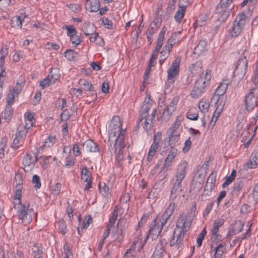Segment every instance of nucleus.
I'll use <instances>...</instances> for the list:
<instances>
[{"instance_id":"obj_1","label":"nucleus","mask_w":258,"mask_h":258,"mask_svg":"<svg viewBox=\"0 0 258 258\" xmlns=\"http://www.w3.org/2000/svg\"><path fill=\"white\" fill-rule=\"evenodd\" d=\"M122 122L119 116L112 117L108 126V142L111 146L115 143L116 146L120 147L124 142L125 130L122 128Z\"/></svg>"},{"instance_id":"obj_2","label":"nucleus","mask_w":258,"mask_h":258,"mask_svg":"<svg viewBox=\"0 0 258 258\" xmlns=\"http://www.w3.org/2000/svg\"><path fill=\"white\" fill-rule=\"evenodd\" d=\"M15 201L14 208L22 223L27 224L31 223L34 219H37V213L30 207L28 202L22 203L21 199Z\"/></svg>"},{"instance_id":"obj_3","label":"nucleus","mask_w":258,"mask_h":258,"mask_svg":"<svg viewBox=\"0 0 258 258\" xmlns=\"http://www.w3.org/2000/svg\"><path fill=\"white\" fill-rule=\"evenodd\" d=\"M212 72L206 70L203 72L199 78L196 80L195 85L191 91L190 96L193 98H196L202 95L207 86L210 82Z\"/></svg>"},{"instance_id":"obj_4","label":"nucleus","mask_w":258,"mask_h":258,"mask_svg":"<svg viewBox=\"0 0 258 258\" xmlns=\"http://www.w3.org/2000/svg\"><path fill=\"white\" fill-rule=\"evenodd\" d=\"M183 117L181 115H177L170 127L168 129L169 145L177 143L182 131L181 125Z\"/></svg>"},{"instance_id":"obj_5","label":"nucleus","mask_w":258,"mask_h":258,"mask_svg":"<svg viewBox=\"0 0 258 258\" xmlns=\"http://www.w3.org/2000/svg\"><path fill=\"white\" fill-rule=\"evenodd\" d=\"M188 163L185 161H182L178 165L175 175V181L171 190V195H177L181 191V183L186 174Z\"/></svg>"},{"instance_id":"obj_6","label":"nucleus","mask_w":258,"mask_h":258,"mask_svg":"<svg viewBox=\"0 0 258 258\" xmlns=\"http://www.w3.org/2000/svg\"><path fill=\"white\" fill-rule=\"evenodd\" d=\"M196 212V207H192L187 214H181L177 221L175 228L185 232L190 229L192 222L194 219Z\"/></svg>"},{"instance_id":"obj_7","label":"nucleus","mask_w":258,"mask_h":258,"mask_svg":"<svg viewBox=\"0 0 258 258\" xmlns=\"http://www.w3.org/2000/svg\"><path fill=\"white\" fill-rule=\"evenodd\" d=\"M246 16L244 13L239 14L233 22V26L229 29L231 37H236L242 32L245 24Z\"/></svg>"},{"instance_id":"obj_8","label":"nucleus","mask_w":258,"mask_h":258,"mask_svg":"<svg viewBox=\"0 0 258 258\" xmlns=\"http://www.w3.org/2000/svg\"><path fill=\"white\" fill-rule=\"evenodd\" d=\"M180 60V58H176L168 69L167 71V82L168 84L174 85L179 73Z\"/></svg>"},{"instance_id":"obj_9","label":"nucleus","mask_w":258,"mask_h":258,"mask_svg":"<svg viewBox=\"0 0 258 258\" xmlns=\"http://www.w3.org/2000/svg\"><path fill=\"white\" fill-rule=\"evenodd\" d=\"M166 222L162 221L161 218L158 219L157 218L154 219L150 226V229L147 234L149 236L151 235L153 240L156 239L162 230L163 227Z\"/></svg>"},{"instance_id":"obj_10","label":"nucleus","mask_w":258,"mask_h":258,"mask_svg":"<svg viewBox=\"0 0 258 258\" xmlns=\"http://www.w3.org/2000/svg\"><path fill=\"white\" fill-rule=\"evenodd\" d=\"M247 60L244 56L238 60L236 67L233 71V75L238 80H241L245 76L247 68Z\"/></svg>"},{"instance_id":"obj_11","label":"nucleus","mask_w":258,"mask_h":258,"mask_svg":"<svg viewBox=\"0 0 258 258\" xmlns=\"http://www.w3.org/2000/svg\"><path fill=\"white\" fill-rule=\"evenodd\" d=\"M162 133L161 132H158L154 135L153 141L149 149L147 157L148 162H150L153 160V157L159 147V143L162 140Z\"/></svg>"},{"instance_id":"obj_12","label":"nucleus","mask_w":258,"mask_h":258,"mask_svg":"<svg viewBox=\"0 0 258 258\" xmlns=\"http://www.w3.org/2000/svg\"><path fill=\"white\" fill-rule=\"evenodd\" d=\"M178 101L179 99L178 97H175L168 104L164 110L161 116V119L162 121L166 122L171 118L173 112L176 109Z\"/></svg>"},{"instance_id":"obj_13","label":"nucleus","mask_w":258,"mask_h":258,"mask_svg":"<svg viewBox=\"0 0 258 258\" xmlns=\"http://www.w3.org/2000/svg\"><path fill=\"white\" fill-rule=\"evenodd\" d=\"M63 28L67 30V36L70 37V40L73 45L77 46L81 43L82 41L81 34H78L74 26H65Z\"/></svg>"},{"instance_id":"obj_14","label":"nucleus","mask_w":258,"mask_h":258,"mask_svg":"<svg viewBox=\"0 0 258 258\" xmlns=\"http://www.w3.org/2000/svg\"><path fill=\"white\" fill-rule=\"evenodd\" d=\"M37 160V156L34 153H27L23 159L24 170L27 172L31 171L34 167Z\"/></svg>"},{"instance_id":"obj_15","label":"nucleus","mask_w":258,"mask_h":258,"mask_svg":"<svg viewBox=\"0 0 258 258\" xmlns=\"http://www.w3.org/2000/svg\"><path fill=\"white\" fill-rule=\"evenodd\" d=\"M186 233L183 231L175 228L173 237L170 241V246L171 247L174 246L176 248L180 247Z\"/></svg>"},{"instance_id":"obj_16","label":"nucleus","mask_w":258,"mask_h":258,"mask_svg":"<svg viewBox=\"0 0 258 258\" xmlns=\"http://www.w3.org/2000/svg\"><path fill=\"white\" fill-rule=\"evenodd\" d=\"M228 86V80H223L217 88L215 93L212 98V101H220V100H222L225 102L223 95L226 92Z\"/></svg>"},{"instance_id":"obj_17","label":"nucleus","mask_w":258,"mask_h":258,"mask_svg":"<svg viewBox=\"0 0 258 258\" xmlns=\"http://www.w3.org/2000/svg\"><path fill=\"white\" fill-rule=\"evenodd\" d=\"M149 238V235H147L145 237L144 240H142L143 236L141 232H139L137 233V236L136 237L135 239L134 240L132 247L131 249L127 250V251L126 252L125 255H126L127 253H128L129 251H131L132 249L134 250H137L138 251H140L143 247L144 244L147 242L148 239Z\"/></svg>"},{"instance_id":"obj_18","label":"nucleus","mask_w":258,"mask_h":258,"mask_svg":"<svg viewBox=\"0 0 258 258\" xmlns=\"http://www.w3.org/2000/svg\"><path fill=\"white\" fill-rule=\"evenodd\" d=\"M232 0H221L220 3L217 6L216 13L221 14L223 18H227L229 15V11L227 8L231 4Z\"/></svg>"},{"instance_id":"obj_19","label":"nucleus","mask_w":258,"mask_h":258,"mask_svg":"<svg viewBox=\"0 0 258 258\" xmlns=\"http://www.w3.org/2000/svg\"><path fill=\"white\" fill-rule=\"evenodd\" d=\"M152 102L153 101L151 99L150 95L147 93L143 106L140 110V122H141L144 118H146L147 115H148V112L151 107Z\"/></svg>"},{"instance_id":"obj_20","label":"nucleus","mask_w":258,"mask_h":258,"mask_svg":"<svg viewBox=\"0 0 258 258\" xmlns=\"http://www.w3.org/2000/svg\"><path fill=\"white\" fill-rule=\"evenodd\" d=\"M178 153V149L176 148H171L169 151L167 157L165 158L164 164L161 168L162 170L165 169V171H167L168 168L170 167L172 165V162L177 155Z\"/></svg>"},{"instance_id":"obj_21","label":"nucleus","mask_w":258,"mask_h":258,"mask_svg":"<svg viewBox=\"0 0 258 258\" xmlns=\"http://www.w3.org/2000/svg\"><path fill=\"white\" fill-rule=\"evenodd\" d=\"M27 133L23 130H19L16 133L15 138L12 145V147L14 149H17L23 145Z\"/></svg>"},{"instance_id":"obj_22","label":"nucleus","mask_w":258,"mask_h":258,"mask_svg":"<svg viewBox=\"0 0 258 258\" xmlns=\"http://www.w3.org/2000/svg\"><path fill=\"white\" fill-rule=\"evenodd\" d=\"M35 113L30 111H27L24 115L25 124L24 130L28 133V131L33 127L35 123V119L34 118Z\"/></svg>"},{"instance_id":"obj_23","label":"nucleus","mask_w":258,"mask_h":258,"mask_svg":"<svg viewBox=\"0 0 258 258\" xmlns=\"http://www.w3.org/2000/svg\"><path fill=\"white\" fill-rule=\"evenodd\" d=\"M15 179L16 183V186L14 199V200L21 199L22 190V185L23 184V177L22 174L20 173H16Z\"/></svg>"},{"instance_id":"obj_24","label":"nucleus","mask_w":258,"mask_h":258,"mask_svg":"<svg viewBox=\"0 0 258 258\" xmlns=\"http://www.w3.org/2000/svg\"><path fill=\"white\" fill-rule=\"evenodd\" d=\"M224 221L222 219L216 220L213 223L210 233L211 238L216 240H220L221 236L219 234V228L223 225Z\"/></svg>"},{"instance_id":"obj_25","label":"nucleus","mask_w":258,"mask_h":258,"mask_svg":"<svg viewBox=\"0 0 258 258\" xmlns=\"http://www.w3.org/2000/svg\"><path fill=\"white\" fill-rule=\"evenodd\" d=\"M243 228V223L240 220H237L232 223L229 228L227 237L233 236L241 231Z\"/></svg>"},{"instance_id":"obj_26","label":"nucleus","mask_w":258,"mask_h":258,"mask_svg":"<svg viewBox=\"0 0 258 258\" xmlns=\"http://www.w3.org/2000/svg\"><path fill=\"white\" fill-rule=\"evenodd\" d=\"M113 146L114 149V152L116 153L115 155V161L117 163V166L119 167L121 166L122 164L123 155L122 149L125 147L124 142L121 143V146L120 147L116 146L115 143H112V145Z\"/></svg>"},{"instance_id":"obj_27","label":"nucleus","mask_w":258,"mask_h":258,"mask_svg":"<svg viewBox=\"0 0 258 258\" xmlns=\"http://www.w3.org/2000/svg\"><path fill=\"white\" fill-rule=\"evenodd\" d=\"M27 18V15L25 13L22 14L21 16H14L11 20L10 25L12 27L16 29H21L23 25V22Z\"/></svg>"},{"instance_id":"obj_28","label":"nucleus","mask_w":258,"mask_h":258,"mask_svg":"<svg viewBox=\"0 0 258 258\" xmlns=\"http://www.w3.org/2000/svg\"><path fill=\"white\" fill-rule=\"evenodd\" d=\"M79 85L81 88V89L86 91L92 92V95L94 97V99H97V93L94 91V88L93 87L91 83L89 81L86 79H81L79 81Z\"/></svg>"},{"instance_id":"obj_29","label":"nucleus","mask_w":258,"mask_h":258,"mask_svg":"<svg viewBox=\"0 0 258 258\" xmlns=\"http://www.w3.org/2000/svg\"><path fill=\"white\" fill-rule=\"evenodd\" d=\"M118 223L116 226L114 227L112 230L111 237L113 239L115 244L121 243L123 239L124 234L122 229L119 230L118 228Z\"/></svg>"},{"instance_id":"obj_30","label":"nucleus","mask_w":258,"mask_h":258,"mask_svg":"<svg viewBox=\"0 0 258 258\" xmlns=\"http://www.w3.org/2000/svg\"><path fill=\"white\" fill-rule=\"evenodd\" d=\"M86 9L90 12H96L100 8L99 0H87L85 5Z\"/></svg>"},{"instance_id":"obj_31","label":"nucleus","mask_w":258,"mask_h":258,"mask_svg":"<svg viewBox=\"0 0 258 258\" xmlns=\"http://www.w3.org/2000/svg\"><path fill=\"white\" fill-rule=\"evenodd\" d=\"M258 165V151L252 153L250 159L245 164V167L247 169L255 168Z\"/></svg>"},{"instance_id":"obj_32","label":"nucleus","mask_w":258,"mask_h":258,"mask_svg":"<svg viewBox=\"0 0 258 258\" xmlns=\"http://www.w3.org/2000/svg\"><path fill=\"white\" fill-rule=\"evenodd\" d=\"M84 149L89 152H96L99 150L97 145L92 140H88L83 144Z\"/></svg>"},{"instance_id":"obj_33","label":"nucleus","mask_w":258,"mask_h":258,"mask_svg":"<svg viewBox=\"0 0 258 258\" xmlns=\"http://www.w3.org/2000/svg\"><path fill=\"white\" fill-rule=\"evenodd\" d=\"M207 50V42L205 40H201L198 44L195 47L194 53L198 55L204 54Z\"/></svg>"},{"instance_id":"obj_34","label":"nucleus","mask_w":258,"mask_h":258,"mask_svg":"<svg viewBox=\"0 0 258 258\" xmlns=\"http://www.w3.org/2000/svg\"><path fill=\"white\" fill-rule=\"evenodd\" d=\"M175 205L174 203H170L166 210L162 215L161 219L164 222H167L168 219L172 215L175 210Z\"/></svg>"},{"instance_id":"obj_35","label":"nucleus","mask_w":258,"mask_h":258,"mask_svg":"<svg viewBox=\"0 0 258 258\" xmlns=\"http://www.w3.org/2000/svg\"><path fill=\"white\" fill-rule=\"evenodd\" d=\"M47 76L53 84L59 81L60 74L59 69L57 68H52Z\"/></svg>"},{"instance_id":"obj_36","label":"nucleus","mask_w":258,"mask_h":258,"mask_svg":"<svg viewBox=\"0 0 258 258\" xmlns=\"http://www.w3.org/2000/svg\"><path fill=\"white\" fill-rule=\"evenodd\" d=\"M186 12V6H179L178 10L175 13L174 18L175 21L177 23H181L182 20L184 17Z\"/></svg>"},{"instance_id":"obj_37","label":"nucleus","mask_w":258,"mask_h":258,"mask_svg":"<svg viewBox=\"0 0 258 258\" xmlns=\"http://www.w3.org/2000/svg\"><path fill=\"white\" fill-rule=\"evenodd\" d=\"M181 32L178 31L175 32L167 41L166 44L168 46H171V48H172V47L174 45L176 44H178L180 42Z\"/></svg>"},{"instance_id":"obj_38","label":"nucleus","mask_w":258,"mask_h":258,"mask_svg":"<svg viewBox=\"0 0 258 258\" xmlns=\"http://www.w3.org/2000/svg\"><path fill=\"white\" fill-rule=\"evenodd\" d=\"M167 242L166 239H163L160 240L156 245V249L154 252V254H157L163 256L164 252L165 250Z\"/></svg>"},{"instance_id":"obj_39","label":"nucleus","mask_w":258,"mask_h":258,"mask_svg":"<svg viewBox=\"0 0 258 258\" xmlns=\"http://www.w3.org/2000/svg\"><path fill=\"white\" fill-rule=\"evenodd\" d=\"M166 31L167 28L164 26L162 28L159 34L157 40V45L156 47L157 51H159L161 48Z\"/></svg>"},{"instance_id":"obj_40","label":"nucleus","mask_w":258,"mask_h":258,"mask_svg":"<svg viewBox=\"0 0 258 258\" xmlns=\"http://www.w3.org/2000/svg\"><path fill=\"white\" fill-rule=\"evenodd\" d=\"M226 251V244L225 242H222L219 244L214 248V253L213 255L222 258L223 254Z\"/></svg>"},{"instance_id":"obj_41","label":"nucleus","mask_w":258,"mask_h":258,"mask_svg":"<svg viewBox=\"0 0 258 258\" xmlns=\"http://www.w3.org/2000/svg\"><path fill=\"white\" fill-rule=\"evenodd\" d=\"M90 41L91 43H95L97 45L99 46H103L105 44V42L103 38L100 37L98 33H93L90 35Z\"/></svg>"},{"instance_id":"obj_42","label":"nucleus","mask_w":258,"mask_h":258,"mask_svg":"<svg viewBox=\"0 0 258 258\" xmlns=\"http://www.w3.org/2000/svg\"><path fill=\"white\" fill-rule=\"evenodd\" d=\"M202 67V62L200 61H197L189 67L188 70L192 75H196L201 72Z\"/></svg>"},{"instance_id":"obj_43","label":"nucleus","mask_w":258,"mask_h":258,"mask_svg":"<svg viewBox=\"0 0 258 258\" xmlns=\"http://www.w3.org/2000/svg\"><path fill=\"white\" fill-rule=\"evenodd\" d=\"M216 173L213 172L209 176L207 183L205 186V190H212L215 186L216 182Z\"/></svg>"},{"instance_id":"obj_44","label":"nucleus","mask_w":258,"mask_h":258,"mask_svg":"<svg viewBox=\"0 0 258 258\" xmlns=\"http://www.w3.org/2000/svg\"><path fill=\"white\" fill-rule=\"evenodd\" d=\"M57 142V139L55 136L50 135L44 140L42 146L43 149L49 148L52 147Z\"/></svg>"},{"instance_id":"obj_45","label":"nucleus","mask_w":258,"mask_h":258,"mask_svg":"<svg viewBox=\"0 0 258 258\" xmlns=\"http://www.w3.org/2000/svg\"><path fill=\"white\" fill-rule=\"evenodd\" d=\"M14 109L12 106L6 105L5 110L3 112V117L6 122H9L13 117Z\"/></svg>"},{"instance_id":"obj_46","label":"nucleus","mask_w":258,"mask_h":258,"mask_svg":"<svg viewBox=\"0 0 258 258\" xmlns=\"http://www.w3.org/2000/svg\"><path fill=\"white\" fill-rule=\"evenodd\" d=\"M99 192L103 197L107 198L110 195L109 187L104 182H100L99 184Z\"/></svg>"},{"instance_id":"obj_47","label":"nucleus","mask_w":258,"mask_h":258,"mask_svg":"<svg viewBox=\"0 0 258 258\" xmlns=\"http://www.w3.org/2000/svg\"><path fill=\"white\" fill-rule=\"evenodd\" d=\"M186 117L192 120H196L198 118V111L196 107H191L186 114Z\"/></svg>"},{"instance_id":"obj_48","label":"nucleus","mask_w":258,"mask_h":258,"mask_svg":"<svg viewBox=\"0 0 258 258\" xmlns=\"http://www.w3.org/2000/svg\"><path fill=\"white\" fill-rule=\"evenodd\" d=\"M216 105V109L213 113L214 115L217 117H219L222 111L223 110L225 101L220 100V101H214Z\"/></svg>"},{"instance_id":"obj_49","label":"nucleus","mask_w":258,"mask_h":258,"mask_svg":"<svg viewBox=\"0 0 258 258\" xmlns=\"http://www.w3.org/2000/svg\"><path fill=\"white\" fill-rule=\"evenodd\" d=\"M25 85V81L23 80H20L19 81H18L16 84L15 87L10 89L11 91H12L14 93L16 94L17 97L18 96V95L20 94L21 92V91Z\"/></svg>"},{"instance_id":"obj_50","label":"nucleus","mask_w":258,"mask_h":258,"mask_svg":"<svg viewBox=\"0 0 258 258\" xmlns=\"http://www.w3.org/2000/svg\"><path fill=\"white\" fill-rule=\"evenodd\" d=\"M8 48L2 47L0 50V67H3L5 63V58L8 54Z\"/></svg>"},{"instance_id":"obj_51","label":"nucleus","mask_w":258,"mask_h":258,"mask_svg":"<svg viewBox=\"0 0 258 258\" xmlns=\"http://www.w3.org/2000/svg\"><path fill=\"white\" fill-rule=\"evenodd\" d=\"M82 179L85 182L92 180V174L87 167H84L82 168Z\"/></svg>"},{"instance_id":"obj_52","label":"nucleus","mask_w":258,"mask_h":258,"mask_svg":"<svg viewBox=\"0 0 258 258\" xmlns=\"http://www.w3.org/2000/svg\"><path fill=\"white\" fill-rule=\"evenodd\" d=\"M83 31L86 36H89L94 32L93 25L88 23H85L83 27Z\"/></svg>"},{"instance_id":"obj_53","label":"nucleus","mask_w":258,"mask_h":258,"mask_svg":"<svg viewBox=\"0 0 258 258\" xmlns=\"http://www.w3.org/2000/svg\"><path fill=\"white\" fill-rule=\"evenodd\" d=\"M6 73L3 67H0V99L2 96L4 82L6 79Z\"/></svg>"},{"instance_id":"obj_54","label":"nucleus","mask_w":258,"mask_h":258,"mask_svg":"<svg viewBox=\"0 0 258 258\" xmlns=\"http://www.w3.org/2000/svg\"><path fill=\"white\" fill-rule=\"evenodd\" d=\"M210 107V103L208 101L205 99L201 100L199 103V108L203 112H206L208 111Z\"/></svg>"},{"instance_id":"obj_55","label":"nucleus","mask_w":258,"mask_h":258,"mask_svg":"<svg viewBox=\"0 0 258 258\" xmlns=\"http://www.w3.org/2000/svg\"><path fill=\"white\" fill-rule=\"evenodd\" d=\"M17 96L16 94L14 93L11 90H9V93L6 98L7 105L12 106L14 103L15 97Z\"/></svg>"},{"instance_id":"obj_56","label":"nucleus","mask_w":258,"mask_h":258,"mask_svg":"<svg viewBox=\"0 0 258 258\" xmlns=\"http://www.w3.org/2000/svg\"><path fill=\"white\" fill-rule=\"evenodd\" d=\"M118 215L116 208L111 212V216L109 218V224L107 225L110 227H114L115 222L117 218Z\"/></svg>"},{"instance_id":"obj_57","label":"nucleus","mask_w":258,"mask_h":258,"mask_svg":"<svg viewBox=\"0 0 258 258\" xmlns=\"http://www.w3.org/2000/svg\"><path fill=\"white\" fill-rule=\"evenodd\" d=\"M171 49L172 48H171L170 46H168L165 44L161 52V55L160 57L166 59L169 56L170 52Z\"/></svg>"},{"instance_id":"obj_58","label":"nucleus","mask_w":258,"mask_h":258,"mask_svg":"<svg viewBox=\"0 0 258 258\" xmlns=\"http://www.w3.org/2000/svg\"><path fill=\"white\" fill-rule=\"evenodd\" d=\"M191 147V138L189 137L186 140L184 143V146L182 148V151L184 153H186L189 152Z\"/></svg>"},{"instance_id":"obj_59","label":"nucleus","mask_w":258,"mask_h":258,"mask_svg":"<svg viewBox=\"0 0 258 258\" xmlns=\"http://www.w3.org/2000/svg\"><path fill=\"white\" fill-rule=\"evenodd\" d=\"M32 182L34 184V187L36 189L40 188L41 186V180L39 176L35 174L33 175Z\"/></svg>"},{"instance_id":"obj_60","label":"nucleus","mask_w":258,"mask_h":258,"mask_svg":"<svg viewBox=\"0 0 258 258\" xmlns=\"http://www.w3.org/2000/svg\"><path fill=\"white\" fill-rule=\"evenodd\" d=\"M92 217L90 215L86 216L82 223L81 228L83 229H87L92 222Z\"/></svg>"},{"instance_id":"obj_61","label":"nucleus","mask_w":258,"mask_h":258,"mask_svg":"<svg viewBox=\"0 0 258 258\" xmlns=\"http://www.w3.org/2000/svg\"><path fill=\"white\" fill-rule=\"evenodd\" d=\"M101 20L105 28L108 29H111L112 28V22L110 20L104 17L101 19Z\"/></svg>"},{"instance_id":"obj_62","label":"nucleus","mask_w":258,"mask_h":258,"mask_svg":"<svg viewBox=\"0 0 258 258\" xmlns=\"http://www.w3.org/2000/svg\"><path fill=\"white\" fill-rule=\"evenodd\" d=\"M76 53L73 50L68 49L64 52V56L69 60H72L75 59Z\"/></svg>"},{"instance_id":"obj_63","label":"nucleus","mask_w":258,"mask_h":258,"mask_svg":"<svg viewBox=\"0 0 258 258\" xmlns=\"http://www.w3.org/2000/svg\"><path fill=\"white\" fill-rule=\"evenodd\" d=\"M207 234L206 228H204L200 234L198 236L197 238V242L199 247L202 245V241L204 239V237Z\"/></svg>"},{"instance_id":"obj_64","label":"nucleus","mask_w":258,"mask_h":258,"mask_svg":"<svg viewBox=\"0 0 258 258\" xmlns=\"http://www.w3.org/2000/svg\"><path fill=\"white\" fill-rule=\"evenodd\" d=\"M34 247L36 249H34L33 252L35 258H42V250L41 247L38 246V244H35Z\"/></svg>"}]
</instances>
